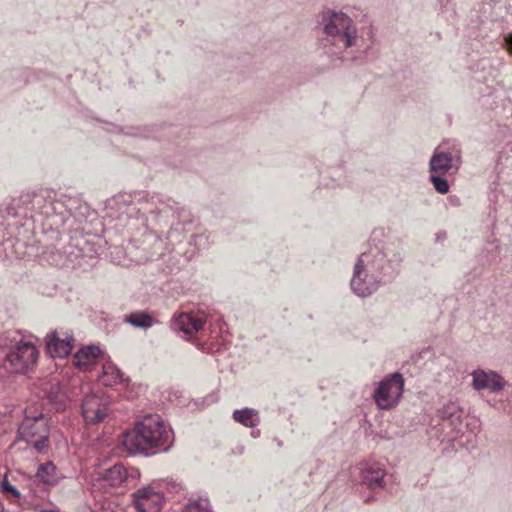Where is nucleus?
<instances>
[{
  "label": "nucleus",
  "mask_w": 512,
  "mask_h": 512,
  "mask_svg": "<svg viewBox=\"0 0 512 512\" xmlns=\"http://www.w3.org/2000/svg\"><path fill=\"white\" fill-rule=\"evenodd\" d=\"M173 433L158 415H148L135 428L123 434L121 444L124 450L135 455L150 454L154 449L166 450Z\"/></svg>",
  "instance_id": "1"
},
{
  "label": "nucleus",
  "mask_w": 512,
  "mask_h": 512,
  "mask_svg": "<svg viewBox=\"0 0 512 512\" xmlns=\"http://www.w3.org/2000/svg\"><path fill=\"white\" fill-rule=\"evenodd\" d=\"M324 32L334 45L339 48H348L356 44L357 28L352 19L342 12L326 11L321 21Z\"/></svg>",
  "instance_id": "2"
},
{
  "label": "nucleus",
  "mask_w": 512,
  "mask_h": 512,
  "mask_svg": "<svg viewBox=\"0 0 512 512\" xmlns=\"http://www.w3.org/2000/svg\"><path fill=\"white\" fill-rule=\"evenodd\" d=\"M378 266L375 257L363 253L354 268L351 280V288L355 294L366 297L375 292L378 288Z\"/></svg>",
  "instance_id": "3"
},
{
  "label": "nucleus",
  "mask_w": 512,
  "mask_h": 512,
  "mask_svg": "<svg viewBox=\"0 0 512 512\" xmlns=\"http://www.w3.org/2000/svg\"><path fill=\"white\" fill-rule=\"evenodd\" d=\"M48 432L47 421L42 414L26 416L18 429V438L42 453L47 448Z\"/></svg>",
  "instance_id": "4"
},
{
  "label": "nucleus",
  "mask_w": 512,
  "mask_h": 512,
  "mask_svg": "<svg viewBox=\"0 0 512 512\" xmlns=\"http://www.w3.org/2000/svg\"><path fill=\"white\" fill-rule=\"evenodd\" d=\"M38 355L33 343L19 342L6 355L3 366L12 373H24L35 365Z\"/></svg>",
  "instance_id": "5"
},
{
  "label": "nucleus",
  "mask_w": 512,
  "mask_h": 512,
  "mask_svg": "<svg viewBox=\"0 0 512 512\" xmlns=\"http://www.w3.org/2000/svg\"><path fill=\"white\" fill-rule=\"evenodd\" d=\"M404 380L401 374L395 373L382 380L373 394L375 403L380 409L394 408L402 395Z\"/></svg>",
  "instance_id": "6"
},
{
  "label": "nucleus",
  "mask_w": 512,
  "mask_h": 512,
  "mask_svg": "<svg viewBox=\"0 0 512 512\" xmlns=\"http://www.w3.org/2000/svg\"><path fill=\"white\" fill-rule=\"evenodd\" d=\"M81 411L87 424H97L108 415V401L103 394H88L82 401Z\"/></svg>",
  "instance_id": "7"
},
{
  "label": "nucleus",
  "mask_w": 512,
  "mask_h": 512,
  "mask_svg": "<svg viewBox=\"0 0 512 512\" xmlns=\"http://www.w3.org/2000/svg\"><path fill=\"white\" fill-rule=\"evenodd\" d=\"M163 496L151 486H144L132 494V505L136 512H159Z\"/></svg>",
  "instance_id": "8"
},
{
  "label": "nucleus",
  "mask_w": 512,
  "mask_h": 512,
  "mask_svg": "<svg viewBox=\"0 0 512 512\" xmlns=\"http://www.w3.org/2000/svg\"><path fill=\"white\" fill-rule=\"evenodd\" d=\"M471 376V385L476 391L488 390L490 393H498L505 386L502 376L492 370L477 369L471 373Z\"/></svg>",
  "instance_id": "9"
},
{
  "label": "nucleus",
  "mask_w": 512,
  "mask_h": 512,
  "mask_svg": "<svg viewBox=\"0 0 512 512\" xmlns=\"http://www.w3.org/2000/svg\"><path fill=\"white\" fill-rule=\"evenodd\" d=\"M74 338L68 333L53 331L46 336V350L52 357H67L74 346Z\"/></svg>",
  "instance_id": "10"
},
{
  "label": "nucleus",
  "mask_w": 512,
  "mask_h": 512,
  "mask_svg": "<svg viewBox=\"0 0 512 512\" xmlns=\"http://www.w3.org/2000/svg\"><path fill=\"white\" fill-rule=\"evenodd\" d=\"M205 323V316L202 313H181L172 321V329L181 331L187 335L197 333Z\"/></svg>",
  "instance_id": "11"
},
{
  "label": "nucleus",
  "mask_w": 512,
  "mask_h": 512,
  "mask_svg": "<svg viewBox=\"0 0 512 512\" xmlns=\"http://www.w3.org/2000/svg\"><path fill=\"white\" fill-rule=\"evenodd\" d=\"M458 159H455L451 153L445 152L439 147L435 149L430 162L429 170L431 174H447L452 168L458 166Z\"/></svg>",
  "instance_id": "12"
},
{
  "label": "nucleus",
  "mask_w": 512,
  "mask_h": 512,
  "mask_svg": "<svg viewBox=\"0 0 512 512\" xmlns=\"http://www.w3.org/2000/svg\"><path fill=\"white\" fill-rule=\"evenodd\" d=\"M362 481L370 488L383 487L385 470L378 463H367L361 469Z\"/></svg>",
  "instance_id": "13"
},
{
  "label": "nucleus",
  "mask_w": 512,
  "mask_h": 512,
  "mask_svg": "<svg viewBox=\"0 0 512 512\" xmlns=\"http://www.w3.org/2000/svg\"><path fill=\"white\" fill-rule=\"evenodd\" d=\"M127 475V470L123 465L115 464L103 473H99L98 480L102 481L104 487H117L126 481Z\"/></svg>",
  "instance_id": "14"
},
{
  "label": "nucleus",
  "mask_w": 512,
  "mask_h": 512,
  "mask_svg": "<svg viewBox=\"0 0 512 512\" xmlns=\"http://www.w3.org/2000/svg\"><path fill=\"white\" fill-rule=\"evenodd\" d=\"M100 354L101 351L99 347L90 345L85 348H81L76 352L74 355L73 363L81 370H88L96 363Z\"/></svg>",
  "instance_id": "15"
},
{
  "label": "nucleus",
  "mask_w": 512,
  "mask_h": 512,
  "mask_svg": "<svg viewBox=\"0 0 512 512\" xmlns=\"http://www.w3.org/2000/svg\"><path fill=\"white\" fill-rule=\"evenodd\" d=\"M440 418L457 428L462 424L463 408L456 402H448L439 411Z\"/></svg>",
  "instance_id": "16"
},
{
  "label": "nucleus",
  "mask_w": 512,
  "mask_h": 512,
  "mask_svg": "<svg viewBox=\"0 0 512 512\" xmlns=\"http://www.w3.org/2000/svg\"><path fill=\"white\" fill-rule=\"evenodd\" d=\"M102 375L100 380L105 386H114L124 381L123 375L119 368L112 362L106 361L102 365Z\"/></svg>",
  "instance_id": "17"
},
{
  "label": "nucleus",
  "mask_w": 512,
  "mask_h": 512,
  "mask_svg": "<svg viewBox=\"0 0 512 512\" xmlns=\"http://www.w3.org/2000/svg\"><path fill=\"white\" fill-rule=\"evenodd\" d=\"M233 419L246 427H256L260 423L258 412L250 408L235 410Z\"/></svg>",
  "instance_id": "18"
},
{
  "label": "nucleus",
  "mask_w": 512,
  "mask_h": 512,
  "mask_svg": "<svg viewBox=\"0 0 512 512\" xmlns=\"http://www.w3.org/2000/svg\"><path fill=\"white\" fill-rule=\"evenodd\" d=\"M125 321L134 327L147 329L155 324L153 317L145 311L132 312L125 317Z\"/></svg>",
  "instance_id": "19"
},
{
  "label": "nucleus",
  "mask_w": 512,
  "mask_h": 512,
  "mask_svg": "<svg viewBox=\"0 0 512 512\" xmlns=\"http://www.w3.org/2000/svg\"><path fill=\"white\" fill-rule=\"evenodd\" d=\"M36 478L44 484L51 485L58 481L59 475L55 465L52 462H47L39 466Z\"/></svg>",
  "instance_id": "20"
},
{
  "label": "nucleus",
  "mask_w": 512,
  "mask_h": 512,
  "mask_svg": "<svg viewBox=\"0 0 512 512\" xmlns=\"http://www.w3.org/2000/svg\"><path fill=\"white\" fill-rule=\"evenodd\" d=\"M184 512H211L209 501L205 498L192 501L186 505Z\"/></svg>",
  "instance_id": "21"
},
{
  "label": "nucleus",
  "mask_w": 512,
  "mask_h": 512,
  "mask_svg": "<svg viewBox=\"0 0 512 512\" xmlns=\"http://www.w3.org/2000/svg\"><path fill=\"white\" fill-rule=\"evenodd\" d=\"M444 174H431L430 181L433 184L434 189L440 194H446L449 191L448 181L443 178Z\"/></svg>",
  "instance_id": "22"
},
{
  "label": "nucleus",
  "mask_w": 512,
  "mask_h": 512,
  "mask_svg": "<svg viewBox=\"0 0 512 512\" xmlns=\"http://www.w3.org/2000/svg\"><path fill=\"white\" fill-rule=\"evenodd\" d=\"M1 488L4 492L9 494L13 498L20 497V492L13 485H11L9 483V481L7 480L6 477L3 479L2 483H1Z\"/></svg>",
  "instance_id": "23"
},
{
  "label": "nucleus",
  "mask_w": 512,
  "mask_h": 512,
  "mask_svg": "<svg viewBox=\"0 0 512 512\" xmlns=\"http://www.w3.org/2000/svg\"><path fill=\"white\" fill-rule=\"evenodd\" d=\"M505 46H506L507 50L512 54V34H509L505 38Z\"/></svg>",
  "instance_id": "24"
},
{
  "label": "nucleus",
  "mask_w": 512,
  "mask_h": 512,
  "mask_svg": "<svg viewBox=\"0 0 512 512\" xmlns=\"http://www.w3.org/2000/svg\"><path fill=\"white\" fill-rule=\"evenodd\" d=\"M0 512H3V505L0 503Z\"/></svg>",
  "instance_id": "25"
}]
</instances>
